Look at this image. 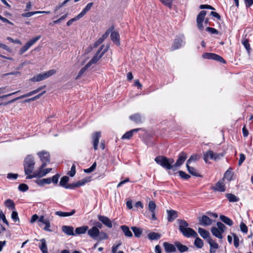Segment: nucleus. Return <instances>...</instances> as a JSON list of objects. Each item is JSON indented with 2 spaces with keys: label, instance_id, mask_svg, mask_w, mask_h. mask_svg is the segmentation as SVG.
<instances>
[{
  "label": "nucleus",
  "instance_id": "nucleus-1",
  "mask_svg": "<svg viewBox=\"0 0 253 253\" xmlns=\"http://www.w3.org/2000/svg\"><path fill=\"white\" fill-rule=\"evenodd\" d=\"M178 224V229L183 236L186 238L197 237V233L192 228L189 227L188 223L184 219H178L177 220Z\"/></svg>",
  "mask_w": 253,
  "mask_h": 253
},
{
  "label": "nucleus",
  "instance_id": "nucleus-2",
  "mask_svg": "<svg viewBox=\"0 0 253 253\" xmlns=\"http://www.w3.org/2000/svg\"><path fill=\"white\" fill-rule=\"evenodd\" d=\"M35 165V162L34 157L31 155H27L25 158L23 162V167L25 174L27 175L26 179L28 178L29 176H32L35 171H33Z\"/></svg>",
  "mask_w": 253,
  "mask_h": 253
},
{
  "label": "nucleus",
  "instance_id": "nucleus-3",
  "mask_svg": "<svg viewBox=\"0 0 253 253\" xmlns=\"http://www.w3.org/2000/svg\"><path fill=\"white\" fill-rule=\"evenodd\" d=\"M155 161L166 169L175 170L173 166L174 160L172 158L169 159L163 156H158L155 158Z\"/></svg>",
  "mask_w": 253,
  "mask_h": 253
},
{
  "label": "nucleus",
  "instance_id": "nucleus-4",
  "mask_svg": "<svg viewBox=\"0 0 253 253\" xmlns=\"http://www.w3.org/2000/svg\"><path fill=\"white\" fill-rule=\"evenodd\" d=\"M223 157L222 154L214 153L211 150H209L204 154L203 159L206 163H208L209 160L216 161Z\"/></svg>",
  "mask_w": 253,
  "mask_h": 253
},
{
  "label": "nucleus",
  "instance_id": "nucleus-5",
  "mask_svg": "<svg viewBox=\"0 0 253 253\" xmlns=\"http://www.w3.org/2000/svg\"><path fill=\"white\" fill-rule=\"evenodd\" d=\"M104 45H102L100 48H99L97 52L96 53L95 55L93 57V58L87 63L88 65H89L90 66L92 64L96 63L104 55V54L107 51L108 47H106L103 51L101 52L100 54L99 55L100 52L102 51L103 48H104Z\"/></svg>",
  "mask_w": 253,
  "mask_h": 253
},
{
  "label": "nucleus",
  "instance_id": "nucleus-6",
  "mask_svg": "<svg viewBox=\"0 0 253 253\" xmlns=\"http://www.w3.org/2000/svg\"><path fill=\"white\" fill-rule=\"evenodd\" d=\"M40 39L41 36H38L30 40L23 47L20 48L19 51V54L20 55L23 54Z\"/></svg>",
  "mask_w": 253,
  "mask_h": 253
},
{
  "label": "nucleus",
  "instance_id": "nucleus-7",
  "mask_svg": "<svg viewBox=\"0 0 253 253\" xmlns=\"http://www.w3.org/2000/svg\"><path fill=\"white\" fill-rule=\"evenodd\" d=\"M45 87V85H43V86H40L39 87V88H37L35 90H32L25 94H24V95H22L19 97H18L16 98H14L10 101H9L8 102H7V103H4V105H7L8 104H10V103H12L14 102H15V101L16 100H18L20 99H22V98H25V97H29V96H32L36 93H38L39 92H40L41 90H42V89H43L44 87Z\"/></svg>",
  "mask_w": 253,
  "mask_h": 253
},
{
  "label": "nucleus",
  "instance_id": "nucleus-8",
  "mask_svg": "<svg viewBox=\"0 0 253 253\" xmlns=\"http://www.w3.org/2000/svg\"><path fill=\"white\" fill-rule=\"evenodd\" d=\"M207 14V11L205 10H202L197 15L196 18V22L198 28L200 31H203L204 29L203 25V22Z\"/></svg>",
  "mask_w": 253,
  "mask_h": 253
},
{
  "label": "nucleus",
  "instance_id": "nucleus-9",
  "mask_svg": "<svg viewBox=\"0 0 253 253\" xmlns=\"http://www.w3.org/2000/svg\"><path fill=\"white\" fill-rule=\"evenodd\" d=\"M38 155L42 163L41 165V169H44L46 167L47 163L50 162L49 154L47 152L42 151L39 152Z\"/></svg>",
  "mask_w": 253,
  "mask_h": 253
},
{
  "label": "nucleus",
  "instance_id": "nucleus-10",
  "mask_svg": "<svg viewBox=\"0 0 253 253\" xmlns=\"http://www.w3.org/2000/svg\"><path fill=\"white\" fill-rule=\"evenodd\" d=\"M52 170L51 168H47L45 169H41V167L38 171L34 172L32 176H29L28 178H33L36 177H42L45 176L48 173L50 172Z\"/></svg>",
  "mask_w": 253,
  "mask_h": 253
},
{
  "label": "nucleus",
  "instance_id": "nucleus-11",
  "mask_svg": "<svg viewBox=\"0 0 253 253\" xmlns=\"http://www.w3.org/2000/svg\"><path fill=\"white\" fill-rule=\"evenodd\" d=\"M184 40V37L183 35L177 37L175 39L173 45L171 47L172 50H175L182 46L185 43Z\"/></svg>",
  "mask_w": 253,
  "mask_h": 253
},
{
  "label": "nucleus",
  "instance_id": "nucleus-12",
  "mask_svg": "<svg viewBox=\"0 0 253 253\" xmlns=\"http://www.w3.org/2000/svg\"><path fill=\"white\" fill-rule=\"evenodd\" d=\"M187 157V154L185 152H181L178 156L176 163H173L174 169H176L177 167H180L184 163Z\"/></svg>",
  "mask_w": 253,
  "mask_h": 253
},
{
  "label": "nucleus",
  "instance_id": "nucleus-13",
  "mask_svg": "<svg viewBox=\"0 0 253 253\" xmlns=\"http://www.w3.org/2000/svg\"><path fill=\"white\" fill-rule=\"evenodd\" d=\"M198 219L199 224L203 226H209L212 223V220L206 215L199 217Z\"/></svg>",
  "mask_w": 253,
  "mask_h": 253
},
{
  "label": "nucleus",
  "instance_id": "nucleus-14",
  "mask_svg": "<svg viewBox=\"0 0 253 253\" xmlns=\"http://www.w3.org/2000/svg\"><path fill=\"white\" fill-rule=\"evenodd\" d=\"M88 235L93 239L97 240L99 236V230L97 227H92L90 229L87 230Z\"/></svg>",
  "mask_w": 253,
  "mask_h": 253
},
{
  "label": "nucleus",
  "instance_id": "nucleus-15",
  "mask_svg": "<svg viewBox=\"0 0 253 253\" xmlns=\"http://www.w3.org/2000/svg\"><path fill=\"white\" fill-rule=\"evenodd\" d=\"M224 178L219 180L216 184L215 186L212 188L214 191H217L219 192H224L225 191V187L224 183Z\"/></svg>",
  "mask_w": 253,
  "mask_h": 253
},
{
  "label": "nucleus",
  "instance_id": "nucleus-16",
  "mask_svg": "<svg viewBox=\"0 0 253 253\" xmlns=\"http://www.w3.org/2000/svg\"><path fill=\"white\" fill-rule=\"evenodd\" d=\"M98 218L100 221L109 228L112 227V223L110 219L107 217L101 215H98Z\"/></svg>",
  "mask_w": 253,
  "mask_h": 253
},
{
  "label": "nucleus",
  "instance_id": "nucleus-17",
  "mask_svg": "<svg viewBox=\"0 0 253 253\" xmlns=\"http://www.w3.org/2000/svg\"><path fill=\"white\" fill-rule=\"evenodd\" d=\"M163 246L165 251L167 253H170L172 252H175L176 250V248L174 245L170 244L168 242H164Z\"/></svg>",
  "mask_w": 253,
  "mask_h": 253
},
{
  "label": "nucleus",
  "instance_id": "nucleus-18",
  "mask_svg": "<svg viewBox=\"0 0 253 253\" xmlns=\"http://www.w3.org/2000/svg\"><path fill=\"white\" fill-rule=\"evenodd\" d=\"M101 137L100 132H96L92 136L93 148L95 150H97L99 140Z\"/></svg>",
  "mask_w": 253,
  "mask_h": 253
},
{
  "label": "nucleus",
  "instance_id": "nucleus-19",
  "mask_svg": "<svg viewBox=\"0 0 253 253\" xmlns=\"http://www.w3.org/2000/svg\"><path fill=\"white\" fill-rule=\"evenodd\" d=\"M168 220L169 222H172L178 216L177 212L174 210H167Z\"/></svg>",
  "mask_w": 253,
  "mask_h": 253
},
{
  "label": "nucleus",
  "instance_id": "nucleus-20",
  "mask_svg": "<svg viewBox=\"0 0 253 253\" xmlns=\"http://www.w3.org/2000/svg\"><path fill=\"white\" fill-rule=\"evenodd\" d=\"M139 130H140V128H135L131 129L128 131H127L125 133L122 137V139H129L132 136L133 134L134 133L137 132Z\"/></svg>",
  "mask_w": 253,
  "mask_h": 253
},
{
  "label": "nucleus",
  "instance_id": "nucleus-21",
  "mask_svg": "<svg viewBox=\"0 0 253 253\" xmlns=\"http://www.w3.org/2000/svg\"><path fill=\"white\" fill-rule=\"evenodd\" d=\"M62 231L68 235H75L74 228L72 226L64 225L62 227Z\"/></svg>",
  "mask_w": 253,
  "mask_h": 253
},
{
  "label": "nucleus",
  "instance_id": "nucleus-22",
  "mask_svg": "<svg viewBox=\"0 0 253 253\" xmlns=\"http://www.w3.org/2000/svg\"><path fill=\"white\" fill-rule=\"evenodd\" d=\"M198 233L200 234L201 236L203 238H204L205 239H207V241H208L209 239L211 238L210 237V234L209 232H208L206 230H205L202 228L199 227L198 228Z\"/></svg>",
  "mask_w": 253,
  "mask_h": 253
},
{
  "label": "nucleus",
  "instance_id": "nucleus-23",
  "mask_svg": "<svg viewBox=\"0 0 253 253\" xmlns=\"http://www.w3.org/2000/svg\"><path fill=\"white\" fill-rule=\"evenodd\" d=\"M110 37L111 40L117 45H119L120 44V35L118 32L116 31L112 32L111 34Z\"/></svg>",
  "mask_w": 253,
  "mask_h": 253
},
{
  "label": "nucleus",
  "instance_id": "nucleus-24",
  "mask_svg": "<svg viewBox=\"0 0 253 253\" xmlns=\"http://www.w3.org/2000/svg\"><path fill=\"white\" fill-rule=\"evenodd\" d=\"M175 246L177 250L181 253H183L188 251L189 248L185 245H182L179 242H175Z\"/></svg>",
  "mask_w": 253,
  "mask_h": 253
},
{
  "label": "nucleus",
  "instance_id": "nucleus-25",
  "mask_svg": "<svg viewBox=\"0 0 253 253\" xmlns=\"http://www.w3.org/2000/svg\"><path fill=\"white\" fill-rule=\"evenodd\" d=\"M120 228L126 237L130 238L133 236V234L128 226L126 225H122Z\"/></svg>",
  "mask_w": 253,
  "mask_h": 253
},
{
  "label": "nucleus",
  "instance_id": "nucleus-26",
  "mask_svg": "<svg viewBox=\"0 0 253 253\" xmlns=\"http://www.w3.org/2000/svg\"><path fill=\"white\" fill-rule=\"evenodd\" d=\"M211 231L212 235L216 237V238L219 239H222L223 238V236L222 235L223 233L220 232V230L216 227H212L211 228Z\"/></svg>",
  "mask_w": 253,
  "mask_h": 253
},
{
  "label": "nucleus",
  "instance_id": "nucleus-27",
  "mask_svg": "<svg viewBox=\"0 0 253 253\" xmlns=\"http://www.w3.org/2000/svg\"><path fill=\"white\" fill-rule=\"evenodd\" d=\"M76 212L75 210H73L71 212H63L61 211H56L55 214L60 217L69 216L74 214Z\"/></svg>",
  "mask_w": 253,
  "mask_h": 253
},
{
  "label": "nucleus",
  "instance_id": "nucleus-28",
  "mask_svg": "<svg viewBox=\"0 0 253 253\" xmlns=\"http://www.w3.org/2000/svg\"><path fill=\"white\" fill-rule=\"evenodd\" d=\"M41 244L39 245V248L42 253H48L46 241L44 239L40 240Z\"/></svg>",
  "mask_w": 253,
  "mask_h": 253
},
{
  "label": "nucleus",
  "instance_id": "nucleus-29",
  "mask_svg": "<svg viewBox=\"0 0 253 253\" xmlns=\"http://www.w3.org/2000/svg\"><path fill=\"white\" fill-rule=\"evenodd\" d=\"M189 165L186 164V168L189 173L193 176L201 177V175L197 172V170L194 168L190 167Z\"/></svg>",
  "mask_w": 253,
  "mask_h": 253
},
{
  "label": "nucleus",
  "instance_id": "nucleus-30",
  "mask_svg": "<svg viewBox=\"0 0 253 253\" xmlns=\"http://www.w3.org/2000/svg\"><path fill=\"white\" fill-rule=\"evenodd\" d=\"M47 79L44 73L38 74L37 76H34L31 79L32 82H39Z\"/></svg>",
  "mask_w": 253,
  "mask_h": 253
},
{
  "label": "nucleus",
  "instance_id": "nucleus-31",
  "mask_svg": "<svg viewBox=\"0 0 253 253\" xmlns=\"http://www.w3.org/2000/svg\"><path fill=\"white\" fill-rule=\"evenodd\" d=\"M51 182V178L49 177L47 178H43L42 179L37 180L36 181V183L40 185L43 186L45 184H49Z\"/></svg>",
  "mask_w": 253,
  "mask_h": 253
},
{
  "label": "nucleus",
  "instance_id": "nucleus-32",
  "mask_svg": "<svg viewBox=\"0 0 253 253\" xmlns=\"http://www.w3.org/2000/svg\"><path fill=\"white\" fill-rule=\"evenodd\" d=\"M88 227L87 226H83L81 227H79L76 228L75 229V235H80L82 234L85 233L88 230Z\"/></svg>",
  "mask_w": 253,
  "mask_h": 253
},
{
  "label": "nucleus",
  "instance_id": "nucleus-33",
  "mask_svg": "<svg viewBox=\"0 0 253 253\" xmlns=\"http://www.w3.org/2000/svg\"><path fill=\"white\" fill-rule=\"evenodd\" d=\"M93 3V2L88 3L84 9L79 14V16L82 18L83 17L91 8Z\"/></svg>",
  "mask_w": 253,
  "mask_h": 253
},
{
  "label": "nucleus",
  "instance_id": "nucleus-34",
  "mask_svg": "<svg viewBox=\"0 0 253 253\" xmlns=\"http://www.w3.org/2000/svg\"><path fill=\"white\" fill-rule=\"evenodd\" d=\"M232 170V169L231 168H229L226 170L224 174V178L229 181L232 180V177L233 175V173Z\"/></svg>",
  "mask_w": 253,
  "mask_h": 253
},
{
  "label": "nucleus",
  "instance_id": "nucleus-35",
  "mask_svg": "<svg viewBox=\"0 0 253 253\" xmlns=\"http://www.w3.org/2000/svg\"><path fill=\"white\" fill-rule=\"evenodd\" d=\"M219 218L222 222L229 226H232L233 224L232 220L225 215H221Z\"/></svg>",
  "mask_w": 253,
  "mask_h": 253
},
{
  "label": "nucleus",
  "instance_id": "nucleus-36",
  "mask_svg": "<svg viewBox=\"0 0 253 253\" xmlns=\"http://www.w3.org/2000/svg\"><path fill=\"white\" fill-rule=\"evenodd\" d=\"M161 234L156 232H151L148 235V237L150 240H157L161 238Z\"/></svg>",
  "mask_w": 253,
  "mask_h": 253
},
{
  "label": "nucleus",
  "instance_id": "nucleus-37",
  "mask_svg": "<svg viewBox=\"0 0 253 253\" xmlns=\"http://www.w3.org/2000/svg\"><path fill=\"white\" fill-rule=\"evenodd\" d=\"M5 206L10 210L15 209L14 202L11 199H7L4 202Z\"/></svg>",
  "mask_w": 253,
  "mask_h": 253
},
{
  "label": "nucleus",
  "instance_id": "nucleus-38",
  "mask_svg": "<svg viewBox=\"0 0 253 253\" xmlns=\"http://www.w3.org/2000/svg\"><path fill=\"white\" fill-rule=\"evenodd\" d=\"M131 228L136 237L139 238L141 236L142 233V230L141 229L135 226H132Z\"/></svg>",
  "mask_w": 253,
  "mask_h": 253
},
{
  "label": "nucleus",
  "instance_id": "nucleus-39",
  "mask_svg": "<svg viewBox=\"0 0 253 253\" xmlns=\"http://www.w3.org/2000/svg\"><path fill=\"white\" fill-rule=\"evenodd\" d=\"M226 197L230 202H236L239 200V199L237 196L232 194H226Z\"/></svg>",
  "mask_w": 253,
  "mask_h": 253
},
{
  "label": "nucleus",
  "instance_id": "nucleus-40",
  "mask_svg": "<svg viewBox=\"0 0 253 253\" xmlns=\"http://www.w3.org/2000/svg\"><path fill=\"white\" fill-rule=\"evenodd\" d=\"M196 239L194 241V245L199 249H201L204 245L203 241L198 236L195 237Z\"/></svg>",
  "mask_w": 253,
  "mask_h": 253
},
{
  "label": "nucleus",
  "instance_id": "nucleus-41",
  "mask_svg": "<svg viewBox=\"0 0 253 253\" xmlns=\"http://www.w3.org/2000/svg\"><path fill=\"white\" fill-rule=\"evenodd\" d=\"M210 246V249H217L219 247L218 244L211 238L209 239L207 241Z\"/></svg>",
  "mask_w": 253,
  "mask_h": 253
},
{
  "label": "nucleus",
  "instance_id": "nucleus-42",
  "mask_svg": "<svg viewBox=\"0 0 253 253\" xmlns=\"http://www.w3.org/2000/svg\"><path fill=\"white\" fill-rule=\"evenodd\" d=\"M211 59L219 61L222 63H225L226 62L225 60L221 56L215 53H213Z\"/></svg>",
  "mask_w": 253,
  "mask_h": 253
},
{
  "label": "nucleus",
  "instance_id": "nucleus-43",
  "mask_svg": "<svg viewBox=\"0 0 253 253\" xmlns=\"http://www.w3.org/2000/svg\"><path fill=\"white\" fill-rule=\"evenodd\" d=\"M129 119L136 123L140 122L141 121V116L138 114H135L129 117Z\"/></svg>",
  "mask_w": 253,
  "mask_h": 253
},
{
  "label": "nucleus",
  "instance_id": "nucleus-44",
  "mask_svg": "<svg viewBox=\"0 0 253 253\" xmlns=\"http://www.w3.org/2000/svg\"><path fill=\"white\" fill-rule=\"evenodd\" d=\"M90 181V177H85L84 179H82L81 180L78 181L77 182V185L79 186H83L86 183Z\"/></svg>",
  "mask_w": 253,
  "mask_h": 253
},
{
  "label": "nucleus",
  "instance_id": "nucleus-45",
  "mask_svg": "<svg viewBox=\"0 0 253 253\" xmlns=\"http://www.w3.org/2000/svg\"><path fill=\"white\" fill-rule=\"evenodd\" d=\"M89 67V65L86 64L83 68H82L78 73V74L76 77V79H78L79 78H80L83 75V74L85 72V71L87 70V69Z\"/></svg>",
  "mask_w": 253,
  "mask_h": 253
},
{
  "label": "nucleus",
  "instance_id": "nucleus-46",
  "mask_svg": "<svg viewBox=\"0 0 253 253\" xmlns=\"http://www.w3.org/2000/svg\"><path fill=\"white\" fill-rule=\"evenodd\" d=\"M69 178L67 176H64L62 177L60 181V185L65 188L67 185L66 183L68 182Z\"/></svg>",
  "mask_w": 253,
  "mask_h": 253
},
{
  "label": "nucleus",
  "instance_id": "nucleus-47",
  "mask_svg": "<svg viewBox=\"0 0 253 253\" xmlns=\"http://www.w3.org/2000/svg\"><path fill=\"white\" fill-rule=\"evenodd\" d=\"M199 159V156L197 155H191V157L189 158V159L187 160L186 164H190L193 161H197Z\"/></svg>",
  "mask_w": 253,
  "mask_h": 253
},
{
  "label": "nucleus",
  "instance_id": "nucleus-48",
  "mask_svg": "<svg viewBox=\"0 0 253 253\" xmlns=\"http://www.w3.org/2000/svg\"><path fill=\"white\" fill-rule=\"evenodd\" d=\"M108 238V236L106 233L99 231V236H98L97 240L98 241H101L103 240L107 239Z\"/></svg>",
  "mask_w": 253,
  "mask_h": 253
},
{
  "label": "nucleus",
  "instance_id": "nucleus-49",
  "mask_svg": "<svg viewBox=\"0 0 253 253\" xmlns=\"http://www.w3.org/2000/svg\"><path fill=\"white\" fill-rule=\"evenodd\" d=\"M160 0L164 5L168 7L169 9L172 8V0Z\"/></svg>",
  "mask_w": 253,
  "mask_h": 253
},
{
  "label": "nucleus",
  "instance_id": "nucleus-50",
  "mask_svg": "<svg viewBox=\"0 0 253 253\" xmlns=\"http://www.w3.org/2000/svg\"><path fill=\"white\" fill-rule=\"evenodd\" d=\"M216 225V228L220 230V232L223 233L226 229V226L225 225L220 222H217Z\"/></svg>",
  "mask_w": 253,
  "mask_h": 253
},
{
  "label": "nucleus",
  "instance_id": "nucleus-51",
  "mask_svg": "<svg viewBox=\"0 0 253 253\" xmlns=\"http://www.w3.org/2000/svg\"><path fill=\"white\" fill-rule=\"evenodd\" d=\"M40 12H37V11H34V12H26V13H23L21 14V16L23 17H30L36 14H39L40 13Z\"/></svg>",
  "mask_w": 253,
  "mask_h": 253
},
{
  "label": "nucleus",
  "instance_id": "nucleus-52",
  "mask_svg": "<svg viewBox=\"0 0 253 253\" xmlns=\"http://www.w3.org/2000/svg\"><path fill=\"white\" fill-rule=\"evenodd\" d=\"M11 216L14 222H16L19 221L18 212L16 211H13Z\"/></svg>",
  "mask_w": 253,
  "mask_h": 253
},
{
  "label": "nucleus",
  "instance_id": "nucleus-53",
  "mask_svg": "<svg viewBox=\"0 0 253 253\" xmlns=\"http://www.w3.org/2000/svg\"><path fill=\"white\" fill-rule=\"evenodd\" d=\"M45 74V75L46 77V78H48L54 74L56 73V70L55 69H51L49 71H47L46 72H44Z\"/></svg>",
  "mask_w": 253,
  "mask_h": 253
},
{
  "label": "nucleus",
  "instance_id": "nucleus-54",
  "mask_svg": "<svg viewBox=\"0 0 253 253\" xmlns=\"http://www.w3.org/2000/svg\"><path fill=\"white\" fill-rule=\"evenodd\" d=\"M45 93V91H43L42 93L38 94L37 95H36V96H34V97H33L32 98H29V99L26 100V102H30V101H35V100L39 99L42 95H43Z\"/></svg>",
  "mask_w": 253,
  "mask_h": 253
},
{
  "label": "nucleus",
  "instance_id": "nucleus-55",
  "mask_svg": "<svg viewBox=\"0 0 253 253\" xmlns=\"http://www.w3.org/2000/svg\"><path fill=\"white\" fill-rule=\"evenodd\" d=\"M179 175L184 179H188L190 177V175L189 174H186L185 172L179 170L178 171Z\"/></svg>",
  "mask_w": 253,
  "mask_h": 253
},
{
  "label": "nucleus",
  "instance_id": "nucleus-56",
  "mask_svg": "<svg viewBox=\"0 0 253 253\" xmlns=\"http://www.w3.org/2000/svg\"><path fill=\"white\" fill-rule=\"evenodd\" d=\"M28 188H29L28 186L26 184H24V183L20 184L18 186V189L20 191L25 192L28 190Z\"/></svg>",
  "mask_w": 253,
  "mask_h": 253
},
{
  "label": "nucleus",
  "instance_id": "nucleus-57",
  "mask_svg": "<svg viewBox=\"0 0 253 253\" xmlns=\"http://www.w3.org/2000/svg\"><path fill=\"white\" fill-rule=\"evenodd\" d=\"M232 235L234 237V245L238 248L239 246V238L235 233H232Z\"/></svg>",
  "mask_w": 253,
  "mask_h": 253
},
{
  "label": "nucleus",
  "instance_id": "nucleus-58",
  "mask_svg": "<svg viewBox=\"0 0 253 253\" xmlns=\"http://www.w3.org/2000/svg\"><path fill=\"white\" fill-rule=\"evenodd\" d=\"M149 210L151 212H153V211H155V210L156 209V204L155 203L151 201H150L149 203Z\"/></svg>",
  "mask_w": 253,
  "mask_h": 253
},
{
  "label": "nucleus",
  "instance_id": "nucleus-59",
  "mask_svg": "<svg viewBox=\"0 0 253 253\" xmlns=\"http://www.w3.org/2000/svg\"><path fill=\"white\" fill-rule=\"evenodd\" d=\"M96 167V164L94 162L92 166L88 169H84V171L86 173H90L93 171Z\"/></svg>",
  "mask_w": 253,
  "mask_h": 253
},
{
  "label": "nucleus",
  "instance_id": "nucleus-60",
  "mask_svg": "<svg viewBox=\"0 0 253 253\" xmlns=\"http://www.w3.org/2000/svg\"><path fill=\"white\" fill-rule=\"evenodd\" d=\"M81 17L79 16V15L78 14L77 16H76L75 17L73 18H72L70 20H69L67 22V25L68 26H70L72 24V23L79 20V19H80Z\"/></svg>",
  "mask_w": 253,
  "mask_h": 253
},
{
  "label": "nucleus",
  "instance_id": "nucleus-61",
  "mask_svg": "<svg viewBox=\"0 0 253 253\" xmlns=\"http://www.w3.org/2000/svg\"><path fill=\"white\" fill-rule=\"evenodd\" d=\"M240 227L241 231L243 233H247L248 232V227L244 223L241 222L240 225Z\"/></svg>",
  "mask_w": 253,
  "mask_h": 253
},
{
  "label": "nucleus",
  "instance_id": "nucleus-62",
  "mask_svg": "<svg viewBox=\"0 0 253 253\" xmlns=\"http://www.w3.org/2000/svg\"><path fill=\"white\" fill-rule=\"evenodd\" d=\"M76 173V167L74 164H73L71 168V170L68 172V174L71 176L73 177Z\"/></svg>",
  "mask_w": 253,
  "mask_h": 253
},
{
  "label": "nucleus",
  "instance_id": "nucleus-63",
  "mask_svg": "<svg viewBox=\"0 0 253 253\" xmlns=\"http://www.w3.org/2000/svg\"><path fill=\"white\" fill-rule=\"evenodd\" d=\"M105 40V38L102 36L100 37L95 43L94 44V47H97L99 45H100L103 41Z\"/></svg>",
  "mask_w": 253,
  "mask_h": 253
},
{
  "label": "nucleus",
  "instance_id": "nucleus-64",
  "mask_svg": "<svg viewBox=\"0 0 253 253\" xmlns=\"http://www.w3.org/2000/svg\"><path fill=\"white\" fill-rule=\"evenodd\" d=\"M206 31L210 32L211 34H216V35L218 34V31L214 28L208 27L206 28Z\"/></svg>",
  "mask_w": 253,
  "mask_h": 253
}]
</instances>
